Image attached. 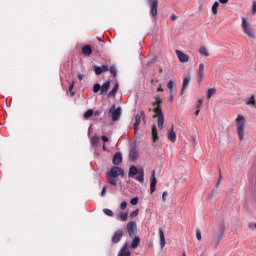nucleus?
<instances>
[{"label": "nucleus", "mask_w": 256, "mask_h": 256, "mask_svg": "<svg viewBox=\"0 0 256 256\" xmlns=\"http://www.w3.org/2000/svg\"><path fill=\"white\" fill-rule=\"evenodd\" d=\"M118 256H131V251L129 250L127 243H125L124 246L121 248V250L118 253Z\"/></svg>", "instance_id": "nucleus-16"}, {"label": "nucleus", "mask_w": 256, "mask_h": 256, "mask_svg": "<svg viewBox=\"0 0 256 256\" xmlns=\"http://www.w3.org/2000/svg\"><path fill=\"white\" fill-rule=\"evenodd\" d=\"M82 53H83V55H86V57H89V55H91V53H93V50L91 49V46L86 45L82 48Z\"/></svg>", "instance_id": "nucleus-23"}, {"label": "nucleus", "mask_w": 256, "mask_h": 256, "mask_svg": "<svg viewBox=\"0 0 256 256\" xmlns=\"http://www.w3.org/2000/svg\"><path fill=\"white\" fill-rule=\"evenodd\" d=\"M91 143L92 145H97V143H99V137L97 136L92 137Z\"/></svg>", "instance_id": "nucleus-38"}, {"label": "nucleus", "mask_w": 256, "mask_h": 256, "mask_svg": "<svg viewBox=\"0 0 256 256\" xmlns=\"http://www.w3.org/2000/svg\"><path fill=\"white\" fill-rule=\"evenodd\" d=\"M128 177H134L136 181H139V183H143L145 181V171L143 168L137 169L135 166H130Z\"/></svg>", "instance_id": "nucleus-1"}, {"label": "nucleus", "mask_w": 256, "mask_h": 256, "mask_svg": "<svg viewBox=\"0 0 256 256\" xmlns=\"http://www.w3.org/2000/svg\"><path fill=\"white\" fill-rule=\"evenodd\" d=\"M158 91H163V89L161 87L158 88Z\"/></svg>", "instance_id": "nucleus-57"}, {"label": "nucleus", "mask_w": 256, "mask_h": 256, "mask_svg": "<svg viewBox=\"0 0 256 256\" xmlns=\"http://www.w3.org/2000/svg\"><path fill=\"white\" fill-rule=\"evenodd\" d=\"M242 31L250 39H255V32L253 31L251 24L249 23V21H247V18L245 17L242 18Z\"/></svg>", "instance_id": "nucleus-3"}, {"label": "nucleus", "mask_w": 256, "mask_h": 256, "mask_svg": "<svg viewBox=\"0 0 256 256\" xmlns=\"http://www.w3.org/2000/svg\"><path fill=\"white\" fill-rule=\"evenodd\" d=\"M169 196V193L167 191H164L162 194V201L165 203L167 201V197Z\"/></svg>", "instance_id": "nucleus-41"}, {"label": "nucleus", "mask_w": 256, "mask_h": 256, "mask_svg": "<svg viewBox=\"0 0 256 256\" xmlns=\"http://www.w3.org/2000/svg\"><path fill=\"white\" fill-rule=\"evenodd\" d=\"M154 113L157 114V125L158 128L161 130L163 129V125L165 123V117L163 116V111L161 110V107L157 106L154 108Z\"/></svg>", "instance_id": "nucleus-5"}, {"label": "nucleus", "mask_w": 256, "mask_h": 256, "mask_svg": "<svg viewBox=\"0 0 256 256\" xmlns=\"http://www.w3.org/2000/svg\"><path fill=\"white\" fill-rule=\"evenodd\" d=\"M190 83H191V74H185L183 76V83L180 91L181 96L185 93V90L187 89V87H189Z\"/></svg>", "instance_id": "nucleus-9"}, {"label": "nucleus", "mask_w": 256, "mask_h": 256, "mask_svg": "<svg viewBox=\"0 0 256 256\" xmlns=\"http://www.w3.org/2000/svg\"><path fill=\"white\" fill-rule=\"evenodd\" d=\"M159 103H161V96L158 95L155 98L154 109H156V107H159Z\"/></svg>", "instance_id": "nucleus-32"}, {"label": "nucleus", "mask_w": 256, "mask_h": 256, "mask_svg": "<svg viewBox=\"0 0 256 256\" xmlns=\"http://www.w3.org/2000/svg\"><path fill=\"white\" fill-rule=\"evenodd\" d=\"M196 239L198 241H201V239H202L201 230L200 229H196Z\"/></svg>", "instance_id": "nucleus-39"}, {"label": "nucleus", "mask_w": 256, "mask_h": 256, "mask_svg": "<svg viewBox=\"0 0 256 256\" xmlns=\"http://www.w3.org/2000/svg\"><path fill=\"white\" fill-rule=\"evenodd\" d=\"M148 4L151 7V15L152 17H156L157 15V7L159 5V2L157 0H147Z\"/></svg>", "instance_id": "nucleus-12"}, {"label": "nucleus", "mask_w": 256, "mask_h": 256, "mask_svg": "<svg viewBox=\"0 0 256 256\" xmlns=\"http://www.w3.org/2000/svg\"><path fill=\"white\" fill-rule=\"evenodd\" d=\"M139 243H141L139 236H134L131 242V249H137V247H139Z\"/></svg>", "instance_id": "nucleus-22"}, {"label": "nucleus", "mask_w": 256, "mask_h": 256, "mask_svg": "<svg viewBox=\"0 0 256 256\" xmlns=\"http://www.w3.org/2000/svg\"><path fill=\"white\" fill-rule=\"evenodd\" d=\"M79 81H83L85 79V76L83 74H78Z\"/></svg>", "instance_id": "nucleus-50"}, {"label": "nucleus", "mask_w": 256, "mask_h": 256, "mask_svg": "<svg viewBox=\"0 0 256 256\" xmlns=\"http://www.w3.org/2000/svg\"><path fill=\"white\" fill-rule=\"evenodd\" d=\"M171 19H172V21H175V20L177 19V16L172 15V16H171Z\"/></svg>", "instance_id": "nucleus-55"}, {"label": "nucleus", "mask_w": 256, "mask_h": 256, "mask_svg": "<svg viewBox=\"0 0 256 256\" xmlns=\"http://www.w3.org/2000/svg\"><path fill=\"white\" fill-rule=\"evenodd\" d=\"M217 9H219V2H215V3L212 5L211 11H212V14H213V15H217V13H218Z\"/></svg>", "instance_id": "nucleus-28"}, {"label": "nucleus", "mask_w": 256, "mask_h": 256, "mask_svg": "<svg viewBox=\"0 0 256 256\" xmlns=\"http://www.w3.org/2000/svg\"><path fill=\"white\" fill-rule=\"evenodd\" d=\"M109 71L112 73L113 77H117V68L115 66H111Z\"/></svg>", "instance_id": "nucleus-34"}, {"label": "nucleus", "mask_w": 256, "mask_h": 256, "mask_svg": "<svg viewBox=\"0 0 256 256\" xmlns=\"http://www.w3.org/2000/svg\"><path fill=\"white\" fill-rule=\"evenodd\" d=\"M169 101L170 103H173V91H170Z\"/></svg>", "instance_id": "nucleus-51"}, {"label": "nucleus", "mask_w": 256, "mask_h": 256, "mask_svg": "<svg viewBox=\"0 0 256 256\" xmlns=\"http://www.w3.org/2000/svg\"><path fill=\"white\" fill-rule=\"evenodd\" d=\"M129 159L130 161H137V159H139V154L137 153V150L135 149L130 150Z\"/></svg>", "instance_id": "nucleus-20"}, {"label": "nucleus", "mask_w": 256, "mask_h": 256, "mask_svg": "<svg viewBox=\"0 0 256 256\" xmlns=\"http://www.w3.org/2000/svg\"><path fill=\"white\" fill-rule=\"evenodd\" d=\"M107 175H108V177L117 178V177H119V175H121L123 177V175H125V172L123 171L122 168L114 166L110 169V171L107 172Z\"/></svg>", "instance_id": "nucleus-7"}, {"label": "nucleus", "mask_w": 256, "mask_h": 256, "mask_svg": "<svg viewBox=\"0 0 256 256\" xmlns=\"http://www.w3.org/2000/svg\"><path fill=\"white\" fill-rule=\"evenodd\" d=\"M215 93H217V89L209 88L207 91V99H211V97H213V95H215Z\"/></svg>", "instance_id": "nucleus-27"}, {"label": "nucleus", "mask_w": 256, "mask_h": 256, "mask_svg": "<svg viewBox=\"0 0 256 256\" xmlns=\"http://www.w3.org/2000/svg\"><path fill=\"white\" fill-rule=\"evenodd\" d=\"M152 139L154 143H157V141H159V135L157 134V126L152 127Z\"/></svg>", "instance_id": "nucleus-24"}, {"label": "nucleus", "mask_w": 256, "mask_h": 256, "mask_svg": "<svg viewBox=\"0 0 256 256\" xmlns=\"http://www.w3.org/2000/svg\"><path fill=\"white\" fill-rule=\"evenodd\" d=\"M103 150L107 151V147L105 146V144H103Z\"/></svg>", "instance_id": "nucleus-56"}, {"label": "nucleus", "mask_w": 256, "mask_h": 256, "mask_svg": "<svg viewBox=\"0 0 256 256\" xmlns=\"http://www.w3.org/2000/svg\"><path fill=\"white\" fill-rule=\"evenodd\" d=\"M225 233V226H221L220 229H219V233H215L214 234V237L215 239L217 240V245L219 243V241H221V239H223V234Z\"/></svg>", "instance_id": "nucleus-18"}, {"label": "nucleus", "mask_w": 256, "mask_h": 256, "mask_svg": "<svg viewBox=\"0 0 256 256\" xmlns=\"http://www.w3.org/2000/svg\"><path fill=\"white\" fill-rule=\"evenodd\" d=\"M129 237H135L137 235V223L135 221H131L126 226Z\"/></svg>", "instance_id": "nucleus-8"}, {"label": "nucleus", "mask_w": 256, "mask_h": 256, "mask_svg": "<svg viewBox=\"0 0 256 256\" xmlns=\"http://www.w3.org/2000/svg\"><path fill=\"white\" fill-rule=\"evenodd\" d=\"M205 80V63H200L196 70V81L197 83H203Z\"/></svg>", "instance_id": "nucleus-4"}, {"label": "nucleus", "mask_w": 256, "mask_h": 256, "mask_svg": "<svg viewBox=\"0 0 256 256\" xmlns=\"http://www.w3.org/2000/svg\"><path fill=\"white\" fill-rule=\"evenodd\" d=\"M89 117H93V110L89 109L84 113V119H89Z\"/></svg>", "instance_id": "nucleus-30"}, {"label": "nucleus", "mask_w": 256, "mask_h": 256, "mask_svg": "<svg viewBox=\"0 0 256 256\" xmlns=\"http://www.w3.org/2000/svg\"><path fill=\"white\" fill-rule=\"evenodd\" d=\"M156 190H157V178L155 177V170H153L150 177V192L155 193Z\"/></svg>", "instance_id": "nucleus-11"}, {"label": "nucleus", "mask_w": 256, "mask_h": 256, "mask_svg": "<svg viewBox=\"0 0 256 256\" xmlns=\"http://www.w3.org/2000/svg\"><path fill=\"white\" fill-rule=\"evenodd\" d=\"M237 133L240 141L245 139V117L238 115L236 118Z\"/></svg>", "instance_id": "nucleus-2"}, {"label": "nucleus", "mask_w": 256, "mask_h": 256, "mask_svg": "<svg viewBox=\"0 0 256 256\" xmlns=\"http://www.w3.org/2000/svg\"><path fill=\"white\" fill-rule=\"evenodd\" d=\"M175 53L181 63H187L189 61V56L182 51L176 50Z\"/></svg>", "instance_id": "nucleus-13"}, {"label": "nucleus", "mask_w": 256, "mask_h": 256, "mask_svg": "<svg viewBox=\"0 0 256 256\" xmlns=\"http://www.w3.org/2000/svg\"><path fill=\"white\" fill-rule=\"evenodd\" d=\"M168 139L172 143H175L177 141V134H175V131H173V127L171 130L168 132Z\"/></svg>", "instance_id": "nucleus-21"}, {"label": "nucleus", "mask_w": 256, "mask_h": 256, "mask_svg": "<svg viewBox=\"0 0 256 256\" xmlns=\"http://www.w3.org/2000/svg\"><path fill=\"white\" fill-rule=\"evenodd\" d=\"M252 12L256 13V2L253 3Z\"/></svg>", "instance_id": "nucleus-53"}, {"label": "nucleus", "mask_w": 256, "mask_h": 256, "mask_svg": "<svg viewBox=\"0 0 256 256\" xmlns=\"http://www.w3.org/2000/svg\"><path fill=\"white\" fill-rule=\"evenodd\" d=\"M106 194H107V186H104L101 192V197H105Z\"/></svg>", "instance_id": "nucleus-43"}, {"label": "nucleus", "mask_w": 256, "mask_h": 256, "mask_svg": "<svg viewBox=\"0 0 256 256\" xmlns=\"http://www.w3.org/2000/svg\"><path fill=\"white\" fill-rule=\"evenodd\" d=\"M109 71V66L103 65L102 66V72Z\"/></svg>", "instance_id": "nucleus-47"}, {"label": "nucleus", "mask_w": 256, "mask_h": 256, "mask_svg": "<svg viewBox=\"0 0 256 256\" xmlns=\"http://www.w3.org/2000/svg\"><path fill=\"white\" fill-rule=\"evenodd\" d=\"M201 105H203V100H199L198 105H197V109H201Z\"/></svg>", "instance_id": "nucleus-52"}, {"label": "nucleus", "mask_w": 256, "mask_h": 256, "mask_svg": "<svg viewBox=\"0 0 256 256\" xmlns=\"http://www.w3.org/2000/svg\"><path fill=\"white\" fill-rule=\"evenodd\" d=\"M120 209H122V210L127 209V202H122L120 204Z\"/></svg>", "instance_id": "nucleus-44"}, {"label": "nucleus", "mask_w": 256, "mask_h": 256, "mask_svg": "<svg viewBox=\"0 0 256 256\" xmlns=\"http://www.w3.org/2000/svg\"><path fill=\"white\" fill-rule=\"evenodd\" d=\"M139 215V209H136L130 213V217H137Z\"/></svg>", "instance_id": "nucleus-42"}, {"label": "nucleus", "mask_w": 256, "mask_h": 256, "mask_svg": "<svg viewBox=\"0 0 256 256\" xmlns=\"http://www.w3.org/2000/svg\"><path fill=\"white\" fill-rule=\"evenodd\" d=\"M159 239H160V247L161 249H164L166 242H165V232L163 231V228H159Z\"/></svg>", "instance_id": "nucleus-15"}, {"label": "nucleus", "mask_w": 256, "mask_h": 256, "mask_svg": "<svg viewBox=\"0 0 256 256\" xmlns=\"http://www.w3.org/2000/svg\"><path fill=\"white\" fill-rule=\"evenodd\" d=\"M198 53H200L202 57H209V51L205 48V46H201Z\"/></svg>", "instance_id": "nucleus-26"}, {"label": "nucleus", "mask_w": 256, "mask_h": 256, "mask_svg": "<svg viewBox=\"0 0 256 256\" xmlns=\"http://www.w3.org/2000/svg\"><path fill=\"white\" fill-rule=\"evenodd\" d=\"M248 227H249V229H256V222L255 223L250 222Z\"/></svg>", "instance_id": "nucleus-45"}, {"label": "nucleus", "mask_w": 256, "mask_h": 256, "mask_svg": "<svg viewBox=\"0 0 256 256\" xmlns=\"http://www.w3.org/2000/svg\"><path fill=\"white\" fill-rule=\"evenodd\" d=\"M73 87H75V82H72L70 85H69V91L71 93V91H73Z\"/></svg>", "instance_id": "nucleus-48"}, {"label": "nucleus", "mask_w": 256, "mask_h": 256, "mask_svg": "<svg viewBox=\"0 0 256 256\" xmlns=\"http://www.w3.org/2000/svg\"><path fill=\"white\" fill-rule=\"evenodd\" d=\"M219 3H221L222 5H227V3H229V0H218Z\"/></svg>", "instance_id": "nucleus-46"}, {"label": "nucleus", "mask_w": 256, "mask_h": 256, "mask_svg": "<svg viewBox=\"0 0 256 256\" xmlns=\"http://www.w3.org/2000/svg\"><path fill=\"white\" fill-rule=\"evenodd\" d=\"M121 239H123V230H118L112 237V243L117 244L119 241H121Z\"/></svg>", "instance_id": "nucleus-14"}, {"label": "nucleus", "mask_w": 256, "mask_h": 256, "mask_svg": "<svg viewBox=\"0 0 256 256\" xmlns=\"http://www.w3.org/2000/svg\"><path fill=\"white\" fill-rule=\"evenodd\" d=\"M101 139H102V141L104 142V143H107V141H109V138L107 137V136H102L101 137Z\"/></svg>", "instance_id": "nucleus-49"}, {"label": "nucleus", "mask_w": 256, "mask_h": 256, "mask_svg": "<svg viewBox=\"0 0 256 256\" xmlns=\"http://www.w3.org/2000/svg\"><path fill=\"white\" fill-rule=\"evenodd\" d=\"M200 111H201V108H197V110L195 112L196 117L199 116Z\"/></svg>", "instance_id": "nucleus-54"}, {"label": "nucleus", "mask_w": 256, "mask_h": 256, "mask_svg": "<svg viewBox=\"0 0 256 256\" xmlns=\"http://www.w3.org/2000/svg\"><path fill=\"white\" fill-rule=\"evenodd\" d=\"M131 205H137V203H139V198L138 197H134L130 200Z\"/></svg>", "instance_id": "nucleus-40"}, {"label": "nucleus", "mask_w": 256, "mask_h": 256, "mask_svg": "<svg viewBox=\"0 0 256 256\" xmlns=\"http://www.w3.org/2000/svg\"><path fill=\"white\" fill-rule=\"evenodd\" d=\"M127 217H129V215H128L127 213L121 212V213L119 214V216H118V219H120V221L125 222V221H127Z\"/></svg>", "instance_id": "nucleus-29"}, {"label": "nucleus", "mask_w": 256, "mask_h": 256, "mask_svg": "<svg viewBox=\"0 0 256 256\" xmlns=\"http://www.w3.org/2000/svg\"><path fill=\"white\" fill-rule=\"evenodd\" d=\"M95 73H96L97 75H101V73H103V68L100 67V66H96V67H95Z\"/></svg>", "instance_id": "nucleus-37"}, {"label": "nucleus", "mask_w": 256, "mask_h": 256, "mask_svg": "<svg viewBox=\"0 0 256 256\" xmlns=\"http://www.w3.org/2000/svg\"><path fill=\"white\" fill-rule=\"evenodd\" d=\"M103 213L105 215H107L108 217H113V211L111 209H108V208H104L103 209Z\"/></svg>", "instance_id": "nucleus-31"}, {"label": "nucleus", "mask_w": 256, "mask_h": 256, "mask_svg": "<svg viewBox=\"0 0 256 256\" xmlns=\"http://www.w3.org/2000/svg\"><path fill=\"white\" fill-rule=\"evenodd\" d=\"M123 163V155L120 152H117L113 157V164L114 165H121Z\"/></svg>", "instance_id": "nucleus-17"}, {"label": "nucleus", "mask_w": 256, "mask_h": 256, "mask_svg": "<svg viewBox=\"0 0 256 256\" xmlns=\"http://www.w3.org/2000/svg\"><path fill=\"white\" fill-rule=\"evenodd\" d=\"M175 86V82H173V80H170L168 83H167V87L170 91H173V87Z\"/></svg>", "instance_id": "nucleus-35"}, {"label": "nucleus", "mask_w": 256, "mask_h": 256, "mask_svg": "<svg viewBox=\"0 0 256 256\" xmlns=\"http://www.w3.org/2000/svg\"><path fill=\"white\" fill-rule=\"evenodd\" d=\"M117 91H119L118 83H116L114 88L108 93V97H115V95H117Z\"/></svg>", "instance_id": "nucleus-25"}, {"label": "nucleus", "mask_w": 256, "mask_h": 256, "mask_svg": "<svg viewBox=\"0 0 256 256\" xmlns=\"http://www.w3.org/2000/svg\"><path fill=\"white\" fill-rule=\"evenodd\" d=\"M141 120L145 121V112L141 111L140 114L136 115L134 123V131L137 133L139 131V125H141Z\"/></svg>", "instance_id": "nucleus-10"}, {"label": "nucleus", "mask_w": 256, "mask_h": 256, "mask_svg": "<svg viewBox=\"0 0 256 256\" xmlns=\"http://www.w3.org/2000/svg\"><path fill=\"white\" fill-rule=\"evenodd\" d=\"M93 91H94V93H99V91H101V85L100 84H95L93 86Z\"/></svg>", "instance_id": "nucleus-36"}, {"label": "nucleus", "mask_w": 256, "mask_h": 256, "mask_svg": "<svg viewBox=\"0 0 256 256\" xmlns=\"http://www.w3.org/2000/svg\"><path fill=\"white\" fill-rule=\"evenodd\" d=\"M108 182L110 183V185L117 187V179L110 177V178H108Z\"/></svg>", "instance_id": "nucleus-33"}, {"label": "nucleus", "mask_w": 256, "mask_h": 256, "mask_svg": "<svg viewBox=\"0 0 256 256\" xmlns=\"http://www.w3.org/2000/svg\"><path fill=\"white\" fill-rule=\"evenodd\" d=\"M109 115L112 121H119L121 119V107L115 108V104H113L109 110Z\"/></svg>", "instance_id": "nucleus-6"}, {"label": "nucleus", "mask_w": 256, "mask_h": 256, "mask_svg": "<svg viewBox=\"0 0 256 256\" xmlns=\"http://www.w3.org/2000/svg\"><path fill=\"white\" fill-rule=\"evenodd\" d=\"M109 87H111L110 81H106L102 86H100V95L107 93V91H109Z\"/></svg>", "instance_id": "nucleus-19"}]
</instances>
